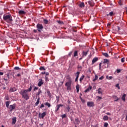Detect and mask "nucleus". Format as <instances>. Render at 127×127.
<instances>
[{
    "instance_id": "1",
    "label": "nucleus",
    "mask_w": 127,
    "mask_h": 127,
    "mask_svg": "<svg viewBox=\"0 0 127 127\" xmlns=\"http://www.w3.org/2000/svg\"><path fill=\"white\" fill-rule=\"evenodd\" d=\"M20 95H21L22 98H24L26 101L29 99V94L27 90H21L19 92Z\"/></svg>"
},
{
    "instance_id": "2",
    "label": "nucleus",
    "mask_w": 127,
    "mask_h": 127,
    "mask_svg": "<svg viewBox=\"0 0 127 127\" xmlns=\"http://www.w3.org/2000/svg\"><path fill=\"white\" fill-rule=\"evenodd\" d=\"M3 19L7 23H10L12 21V16L11 14L4 15L3 16Z\"/></svg>"
},
{
    "instance_id": "3",
    "label": "nucleus",
    "mask_w": 127,
    "mask_h": 127,
    "mask_svg": "<svg viewBox=\"0 0 127 127\" xmlns=\"http://www.w3.org/2000/svg\"><path fill=\"white\" fill-rule=\"evenodd\" d=\"M71 85H72V81H67L65 84V86L67 87V90H71Z\"/></svg>"
},
{
    "instance_id": "4",
    "label": "nucleus",
    "mask_w": 127,
    "mask_h": 127,
    "mask_svg": "<svg viewBox=\"0 0 127 127\" xmlns=\"http://www.w3.org/2000/svg\"><path fill=\"white\" fill-rule=\"evenodd\" d=\"M37 28L38 29V31L40 32V31H41V30H42V29H43L44 28V27H43V25L41 24H37Z\"/></svg>"
},
{
    "instance_id": "5",
    "label": "nucleus",
    "mask_w": 127,
    "mask_h": 127,
    "mask_svg": "<svg viewBox=\"0 0 127 127\" xmlns=\"http://www.w3.org/2000/svg\"><path fill=\"white\" fill-rule=\"evenodd\" d=\"M46 116V112H44L43 113H39V119H44V117Z\"/></svg>"
},
{
    "instance_id": "6",
    "label": "nucleus",
    "mask_w": 127,
    "mask_h": 127,
    "mask_svg": "<svg viewBox=\"0 0 127 127\" xmlns=\"http://www.w3.org/2000/svg\"><path fill=\"white\" fill-rule=\"evenodd\" d=\"M104 66L103 68H107V64H109V60L108 59H104L103 62Z\"/></svg>"
},
{
    "instance_id": "7",
    "label": "nucleus",
    "mask_w": 127,
    "mask_h": 127,
    "mask_svg": "<svg viewBox=\"0 0 127 127\" xmlns=\"http://www.w3.org/2000/svg\"><path fill=\"white\" fill-rule=\"evenodd\" d=\"M43 84H44V82H43V80H42V79H39V82L38 83V86L39 87H41V86H42Z\"/></svg>"
},
{
    "instance_id": "8",
    "label": "nucleus",
    "mask_w": 127,
    "mask_h": 127,
    "mask_svg": "<svg viewBox=\"0 0 127 127\" xmlns=\"http://www.w3.org/2000/svg\"><path fill=\"white\" fill-rule=\"evenodd\" d=\"M78 6L80 8H84L85 7V3L83 2H80L78 4Z\"/></svg>"
},
{
    "instance_id": "9",
    "label": "nucleus",
    "mask_w": 127,
    "mask_h": 127,
    "mask_svg": "<svg viewBox=\"0 0 127 127\" xmlns=\"http://www.w3.org/2000/svg\"><path fill=\"white\" fill-rule=\"evenodd\" d=\"M15 109V104L10 105L9 107V110L10 112H12L13 110H14Z\"/></svg>"
},
{
    "instance_id": "10",
    "label": "nucleus",
    "mask_w": 127,
    "mask_h": 127,
    "mask_svg": "<svg viewBox=\"0 0 127 127\" xmlns=\"http://www.w3.org/2000/svg\"><path fill=\"white\" fill-rule=\"evenodd\" d=\"M87 105L88 106V107H94V102H88L87 103Z\"/></svg>"
},
{
    "instance_id": "11",
    "label": "nucleus",
    "mask_w": 127,
    "mask_h": 127,
    "mask_svg": "<svg viewBox=\"0 0 127 127\" xmlns=\"http://www.w3.org/2000/svg\"><path fill=\"white\" fill-rule=\"evenodd\" d=\"M61 107H63V105L59 104V105H57V106H56L57 109L55 110L56 113H57V111L59 110V109H60Z\"/></svg>"
},
{
    "instance_id": "12",
    "label": "nucleus",
    "mask_w": 127,
    "mask_h": 127,
    "mask_svg": "<svg viewBox=\"0 0 127 127\" xmlns=\"http://www.w3.org/2000/svg\"><path fill=\"white\" fill-rule=\"evenodd\" d=\"M18 13L19 14H20V15H24L26 14V12L23 11V10H19L18 11Z\"/></svg>"
},
{
    "instance_id": "13",
    "label": "nucleus",
    "mask_w": 127,
    "mask_h": 127,
    "mask_svg": "<svg viewBox=\"0 0 127 127\" xmlns=\"http://www.w3.org/2000/svg\"><path fill=\"white\" fill-rule=\"evenodd\" d=\"M16 91V88L15 87H11L9 90V92L12 93V92H15Z\"/></svg>"
},
{
    "instance_id": "14",
    "label": "nucleus",
    "mask_w": 127,
    "mask_h": 127,
    "mask_svg": "<svg viewBox=\"0 0 127 127\" xmlns=\"http://www.w3.org/2000/svg\"><path fill=\"white\" fill-rule=\"evenodd\" d=\"M88 52H89V51H87V52H85L83 51L82 52V57H85L86 56H87V55H88Z\"/></svg>"
},
{
    "instance_id": "15",
    "label": "nucleus",
    "mask_w": 127,
    "mask_h": 127,
    "mask_svg": "<svg viewBox=\"0 0 127 127\" xmlns=\"http://www.w3.org/2000/svg\"><path fill=\"white\" fill-rule=\"evenodd\" d=\"M15 123H16V117H13L12 119V125H15Z\"/></svg>"
},
{
    "instance_id": "16",
    "label": "nucleus",
    "mask_w": 127,
    "mask_h": 127,
    "mask_svg": "<svg viewBox=\"0 0 127 127\" xmlns=\"http://www.w3.org/2000/svg\"><path fill=\"white\" fill-rule=\"evenodd\" d=\"M40 94H42V91H41V90L39 89L36 95V96H38V98H39V95H40Z\"/></svg>"
},
{
    "instance_id": "17",
    "label": "nucleus",
    "mask_w": 127,
    "mask_h": 127,
    "mask_svg": "<svg viewBox=\"0 0 127 127\" xmlns=\"http://www.w3.org/2000/svg\"><path fill=\"white\" fill-rule=\"evenodd\" d=\"M40 101V97H39L37 100V102L35 103V106H38Z\"/></svg>"
},
{
    "instance_id": "18",
    "label": "nucleus",
    "mask_w": 127,
    "mask_h": 127,
    "mask_svg": "<svg viewBox=\"0 0 127 127\" xmlns=\"http://www.w3.org/2000/svg\"><path fill=\"white\" fill-rule=\"evenodd\" d=\"M91 90H92V86H89V87L87 89H86L84 92L85 93H87V92H90Z\"/></svg>"
},
{
    "instance_id": "19",
    "label": "nucleus",
    "mask_w": 127,
    "mask_h": 127,
    "mask_svg": "<svg viewBox=\"0 0 127 127\" xmlns=\"http://www.w3.org/2000/svg\"><path fill=\"white\" fill-rule=\"evenodd\" d=\"M75 88L76 89L77 93H79V91H80V86L79 85V84H77V85H76Z\"/></svg>"
},
{
    "instance_id": "20",
    "label": "nucleus",
    "mask_w": 127,
    "mask_h": 127,
    "mask_svg": "<svg viewBox=\"0 0 127 127\" xmlns=\"http://www.w3.org/2000/svg\"><path fill=\"white\" fill-rule=\"evenodd\" d=\"M115 14V13H114L113 11H111L109 12V14H107V16H113V15Z\"/></svg>"
},
{
    "instance_id": "21",
    "label": "nucleus",
    "mask_w": 127,
    "mask_h": 127,
    "mask_svg": "<svg viewBox=\"0 0 127 127\" xmlns=\"http://www.w3.org/2000/svg\"><path fill=\"white\" fill-rule=\"evenodd\" d=\"M98 61V58H97L96 57L94 58L92 61V64H94V63H96V62Z\"/></svg>"
},
{
    "instance_id": "22",
    "label": "nucleus",
    "mask_w": 127,
    "mask_h": 127,
    "mask_svg": "<svg viewBox=\"0 0 127 127\" xmlns=\"http://www.w3.org/2000/svg\"><path fill=\"white\" fill-rule=\"evenodd\" d=\"M113 99H115V100H114L115 102H118V100H120V99H119L118 97L116 95H114L113 96Z\"/></svg>"
},
{
    "instance_id": "23",
    "label": "nucleus",
    "mask_w": 127,
    "mask_h": 127,
    "mask_svg": "<svg viewBox=\"0 0 127 127\" xmlns=\"http://www.w3.org/2000/svg\"><path fill=\"white\" fill-rule=\"evenodd\" d=\"M84 78H85V75H84L83 74L80 77V79H79V81L80 82V83H82V81H83V80L84 79Z\"/></svg>"
},
{
    "instance_id": "24",
    "label": "nucleus",
    "mask_w": 127,
    "mask_h": 127,
    "mask_svg": "<svg viewBox=\"0 0 127 127\" xmlns=\"http://www.w3.org/2000/svg\"><path fill=\"white\" fill-rule=\"evenodd\" d=\"M126 96H127V95L126 94H124L122 97V99L124 101V102H126Z\"/></svg>"
},
{
    "instance_id": "25",
    "label": "nucleus",
    "mask_w": 127,
    "mask_h": 127,
    "mask_svg": "<svg viewBox=\"0 0 127 127\" xmlns=\"http://www.w3.org/2000/svg\"><path fill=\"white\" fill-rule=\"evenodd\" d=\"M66 110L67 113H69L70 112V110H71V107L69 105H67L66 107Z\"/></svg>"
},
{
    "instance_id": "26",
    "label": "nucleus",
    "mask_w": 127,
    "mask_h": 127,
    "mask_svg": "<svg viewBox=\"0 0 127 127\" xmlns=\"http://www.w3.org/2000/svg\"><path fill=\"white\" fill-rule=\"evenodd\" d=\"M14 70H16L17 71H20L21 70V68H20L18 66H15L14 68Z\"/></svg>"
},
{
    "instance_id": "27",
    "label": "nucleus",
    "mask_w": 127,
    "mask_h": 127,
    "mask_svg": "<svg viewBox=\"0 0 127 127\" xmlns=\"http://www.w3.org/2000/svg\"><path fill=\"white\" fill-rule=\"evenodd\" d=\"M66 79L68 80V82H72V79H71L70 75H68Z\"/></svg>"
},
{
    "instance_id": "28",
    "label": "nucleus",
    "mask_w": 127,
    "mask_h": 127,
    "mask_svg": "<svg viewBox=\"0 0 127 127\" xmlns=\"http://www.w3.org/2000/svg\"><path fill=\"white\" fill-rule=\"evenodd\" d=\"M75 76H76V78H77L79 79V75H80V72L79 71H77L75 74Z\"/></svg>"
},
{
    "instance_id": "29",
    "label": "nucleus",
    "mask_w": 127,
    "mask_h": 127,
    "mask_svg": "<svg viewBox=\"0 0 127 127\" xmlns=\"http://www.w3.org/2000/svg\"><path fill=\"white\" fill-rule=\"evenodd\" d=\"M31 90H32V87L31 85L28 89H26L25 90L27 91V92H31Z\"/></svg>"
},
{
    "instance_id": "30",
    "label": "nucleus",
    "mask_w": 127,
    "mask_h": 127,
    "mask_svg": "<svg viewBox=\"0 0 127 127\" xmlns=\"http://www.w3.org/2000/svg\"><path fill=\"white\" fill-rule=\"evenodd\" d=\"M96 98H97V102H100L101 100H102V98L101 96H97Z\"/></svg>"
},
{
    "instance_id": "31",
    "label": "nucleus",
    "mask_w": 127,
    "mask_h": 127,
    "mask_svg": "<svg viewBox=\"0 0 127 127\" xmlns=\"http://www.w3.org/2000/svg\"><path fill=\"white\" fill-rule=\"evenodd\" d=\"M103 120L104 121H108V120H109V117L108 116H104L103 117Z\"/></svg>"
},
{
    "instance_id": "32",
    "label": "nucleus",
    "mask_w": 127,
    "mask_h": 127,
    "mask_svg": "<svg viewBox=\"0 0 127 127\" xmlns=\"http://www.w3.org/2000/svg\"><path fill=\"white\" fill-rule=\"evenodd\" d=\"M98 75H97V74H95V78L93 80V82H95V81H97V80H98Z\"/></svg>"
},
{
    "instance_id": "33",
    "label": "nucleus",
    "mask_w": 127,
    "mask_h": 127,
    "mask_svg": "<svg viewBox=\"0 0 127 127\" xmlns=\"http://www.w3.org/2000/svg\"><path fill=\"white\" fill-rule=\"evenodd\" d=\"M75 122H76V124L77 125H79L80 124V120H79L78 118H76L75 119Z\"/></svg>"
},
{
    "instance_id": "34",
    "label": "nucleus",
    "mask_w": 127,
    "mask_h": 127,
    "mask_svg": "<svg viewBox=\"0 0 127 127\" xmlns=\"http://www.w3.org/2000/svg\"><path fill=\"white\" fill-rule=\"evenodd\" d=\"M43 21L45 24H48V22H49L48 20L45 19L43 20Z\"/></svg>"
},
{
    "instance_id": "35",
    "label": "nucleus",
    "mask_w": 127,
    "mask_h": 127,
    "mask_svg": "<svg viewBox=\"0 0 127 127\" xmlns=\"http://www.w3.org/2000/svg\"><path fill=\"white\" fill-rule=\"evenodd\" d=\"M45 106H47V107H48V108H50L51 107V105L50 104V103H48V102H46L45 104Z\"/></svg>"
},
{
    "instance_id": "36",
    "label": "nucleus",
    "mask_w": 127,
    "mask_h": 127,
    "mask_svg": "<svg viewBox=\"0 0 127 127\" xmlns=\"http://www.w3.org/2000/svg\"><path fill=\"white\" fill-rule=\"evenodd\" d=\"M102 90V88H98V94H103V93L102 92V91H101V90Z\"/></svg>"
},
{
    "instance_id": "37",
    "label": "nucleus",
    "mask_w": 127,
    "mask_h": 127,
    "mask_svg": "<svg viewBox=\"0 0 127 127\" xmlns=\"http://www.w3.org/2000/svg\"><path fill=\"white\" fill-rule=\"evenodd\" d=\"M77 55H78V51H75L74 52L73 57H76L77 56Z\"/></svg>"
},
{
    "instance_id": "38",
    "label": "nucleus",
    "mask_w": 127,
    "mask_h": 127,
    "mask_svg": "<svg viewBox=\"0 0 127 127\" xmlns=\"http://www.w3.org/2000/svg\"><path fill=\"white\" fill-rule=\"evenodd\" d=\"M106 79L108 80H112V79H113V76H109V75H107Z\"/></svg>"
},
{
    "instance_id": "39",
    "label": "nucleus",
    "mask_w": 127,
    "mask_h": 127,
    "mask_svg": "<svg viewBox=\"0 0 127 127\" xmlns=\"http://www.w3.org/2000/svg\"><path fill=\"white\" fill-rule=\"evenodd\" d=\"M5 105L6 108H8V107H9V101H6L5 103Z\"/></svg>"
},
{
    "instance_id": "40",
    "label": "nucleus",
    "mask_w": 127,
    "mask_h": 127,
    "mask_svg": "<svg viewBox=\"0 0 127 127\" xmlns=\"http://www.w3.org/2000/svg\"><path fill=\"white\" fill-rule=\"evenodd\" d=\"M39 69L41 71H45V68L43 66H41Z\"/></svg>"
},
{
    "instance_id": "41",
    "label": "nucleus",
    "mask_w": 127,
    "mask_h": 127,
    "mask_svg": "<svg viewBox=\"0 0 127 127\" xmlns=\"http://www.w3.org/2000/svg\"><path fill=\"white\" fill-rule=\"evenodd\" d=\"M103 55H104V56H105V57H107V58L109 57V54H108V53H104L103 54Z\"/></svg>"
},
{
    "instance_id": "42",
    "label": "nucleus",
    "mask_w": 127,
    "mask_h": 127,
    "mask_svg": "<svg viewBox=\"0 0 127 127\" xmlns=\"http://www.w3.org/2000/svg\"><path fill=\"white\" fill-rule=\"evenodd\" d=\"M61 118H62V119H64V118H67V115L66 114H64L63 115H61Z\"/></svg>"
},
{
    "instance_id": "43",
    "label": "nucleus",
    "mask_w": 127,
    "mask_h": 127,
    "mask_svg": "<svg viewBox=\"0 0 127 127\" xmlns=\"http://www.w3.org/2000/svg\"><path fill=\"white\" fill-rule=\"evenodd\" d=\"M89 4H90V5H91V6H93V2L92 1H88Z\"/></svg>"
},
{
    "instance_id": "44",
    "label": "nucleus",
    "mask_w": 127,
    "mask_h": 127,
    "mask_svg": "<svg viewBox=\"0 0 127 127\" xmlns=\"http://www.w3.org/2000/svg\"><path fill=\"white\" fill-rule=\"evenodd\" d=\"M7 77L8 78H3L4 81H8V79H9V75L7 74Z\"/></svg>"
},
{
    "instance_id": "45",
    "label": "nucleus",
    "mask_w": 127,
    "mask_h": 127,
    "mask_svg": "<svg viewBox=\"0 0 127 127\" xmlns=\"http://www.w3.org/2000/svg\"><path fill=\"white\" fill-rule=\"evenodd\" d=\"M109 126V124L108 123H105L104 124V127H108Z\"/></svg>"
},
{
    "instance_id": "46",
    "label": "nucleus",
    "mask_w": 127,
    "mask_h": 127,
    "mask_svg": "<svg viewBox=\"0 0 127 127\" xmlns=\"http://www.w3.org/2000/svg\"><path fill=\"white\" fill-rule=\"evenodd\" d=\"M125 58H122V59H121V62H122V63H125Z\"/></svg>"
},
{
    "instance_id": "47",
    "label": "nucleus",
    "mask_w": 127,
    "mask_h": 127,
    "mask_svg": "<svg viewBox=\"0 0 127 127\" xmlns=\"http://www.w3.org/2000/svg\"><path fill=\"white\" fill-rule=\"evenodd\" d=\"M5 99H6V101H8L9 100V98L8 97V96H5Z\"/></svg>"
},
{
    "instance_id": "48",
    "label": "nucleus",
    "mask_w": 127,
    "mask_h": 127,
    "mask_svg": "<svg viewBox=\"0 0 127 127\" xmlns=\"http://www.w3.org/2000/svg\"><path fill=\"white\" fill-rule=\"evenodd\" d=\"M45 80L46 81V82H48V81H49V80L48 79V77H47V76H46L45 77Z\"/></svg>"
},
{
    "instance_id": "49",
    "label": "nucleus",
    "mask_w": 127,
    "mask_h": 127,
    "mask_svg": "<svg viewBox=\"0 0 127 127\" xmlns=\"http://www.w3.org/2000/svg\"><path fill=\"white\" fill-rule=\"evenodd\" d=\"M36 90H38V87H35L34 88L33 91H36Z\"/></svg>"
},
{
    "instance_id": "50",
    "label": "nucleus",
    "mask_w": 127,
    "mask_h": 127,
    "mask_svg": "<svg viewBox=\"0 0 127 127\" xmlns=\"http://www.w3.org/2000/svg\"><path fill=\"white\" fill-rule=\"evenodd\" d=\"M42 108H44V105L43 104H41L40 106V109H42Z\"/></svg>"
},
{
    "instance_id": "51",
    "label": "nucleus",
    "mask_w": 127,
    "mask_h": 127,
    "mask_svg": "<svg viewBox=\"0 0 127 127\" xmlns=\"http://www.w3.org/2000/svg\"><path fill=\"white\" fill-rule=\"evenodd\" d=\"M103 79H104V76H102L99 78V80H103Z\"/></svg>"
},
{
    "instance_id": "52",
    "label": "nucleus",
    "mask_w": 127,
    "mask_h": 127,
    "mask_svg": "<svg viewBox=\"0 0 127 127\" xmlns=\"http://www.w3.org/2000/svg\"><path fill=\"white\" fill-rule=\"evenodd\" d=\"M72 55V52H69V53L68 54V56H69V57H71V55Z\"/></svg>"
},
{
    "instance_id": "53",
    "label": "nucleus",
    "mask_w": 127,
    "mask_h": 127,
    "mask_svg": "<svg viewBox=\"0 0 127 127\" xmlns=\"http://www.w3.org/2000/svg\"><path fill=\"white\" fill-rule=\"evenodd\" d=\"M116 87L117 88H118V89H120V86H119V84H116Z\"/></svg>"
},
{
    "instance_id": "54",
    "label": "nucleus",
    "mask_w": 127,
    "mask_h": 127,
    "mask_svg": "<svg viewBox=\"0 0 127 127\" xmlns=\"http://www.w3.org/2000/svg\"><path fill=\"white\" fill-rule=\"evenodd\" d=\"M78 69H82V66H81V65H78Z\"/></svg>"
},
{
    "instance_id": "55",
    "label": "nucleus",
    "mask_w": 127,
    "mask_h": 127,
    "mask_svg": "<svg viewBox=\"0 0 127 127\" xmlns=\"http://www.w3.org/2000/svg\"><path fill=\"white\" fill-rule=\"evenodd\" d=\"M117 73H120L121 69H117Z\"/></svg>"
},
{
    "instance_id": "56",
    "label": "nucleus",
    "mask_w": 127,
    "mask_h": 127,
    "mask_svg": "<svg viewBox=\"0 0 127 127\" xmlns=\"http://www.w3.org/2000/svg\"><path fill=\"white\" fill-rule=\"evenodd\" d=\"M16 76H17V77H20V76H21V75H20V73H18Z\"/></svg>"
},
{
    "instance_id": "57",
    "label": "nucleus",
    "mask_w": 127,
    "mask_h": 127,
    "mask_svg": "<svg viewBox=\"0 0 127 127\" xmlns=\"http://www.w3.org/2000/svg\"><path fill=\"white\" fill-rule=\"evenodd\" d=\"M111 25V23H108L107 24V27H109V26H110Z\"/></svg>"
},
{
    "instance_id": "58",
    "label": "nucleus",
    "mask_w": 127,
    "mask_h": 127,
    "mask_svg": "<svg viewBox=\"0 0 127 127\" xmlns=\"http://www.w3.org/2000/svg\"><path fill=\"white\" fill-rule=\"evenodd\" d=\"M78 78H75V82H78Z\"/></svg>"
},
{
    "instance_id": "59",
    "label": "nucleus",
    "mask_w": 127,
    "mask_h": 127,
    "mask_svg": "<svg viewBox=\"0 0 127 127\" xmlns=\"http://www.w3.org/2000/svg\"><path fill=\"white\" fill-rule=\"evenodd\" d=\"M0 75L1 76H2V75H3V72H0Z\"/></svg>"
},
{
    "instance_id": "60",
    "label": "nucleus",
    "mask_w": 127,
    "mask_h": 127,
    "mask_svg": "<svg viewBox=\"0 0 127 127\" xmlns=\"http://www.w3.org/2000/svg\"><path fill=\"white\" fill-rule=\"evenodd\" d=\"M106 46H110V43H107Z\"/></svg>"
},
{
    "instance_id": "61",
    "label": "nucleus",
    "mask_w": 127,
    "mask_h": 127,
    "mask_svg": "<svg viewBox=\"0 0 127 127\" xmlns=\"http://www.w3.org/2000/svg\"><path fill=\"white\" fill-rule=\"evenodd\" d=\"M33 32H35V33H36L37 32V30L34 29V30H33Z\"/></svg>"
},
{
    "instance_id": "62",
    "label": "nucleus",
    "mask_w": 127,
    "mask_h": 127,
    "mask_svg": "<svg viewBox=\"0 0 127 127\" xmlns=\"http://www.w3.org/2000/svg\"><path fill=\"white\" fill-rule=\"evenodd\" d=\"M46 76H48V75H49V73L48 72H46Z\"/></svg>"
},
{
    "instance_id": "63",
    "label": "nucleus",
    "mask_w": 127,
    "mask_h": 127,
    "mask_svg": "<svg viewBox=\"0 0 127 127\" xmlns=\"http://www.w3.org/2000/svg\"><path fill=\"white\" fill-rule=\"evenodd\" d=\"M58 23H59L60 24H61V23H62V22H61V21H58Z\"/></svg>"
},
{
    "instance_id": "64",
    "label": "nucleus",
    "mask_w": 127,
    "mask_h": 127,
    "mask_svg": "<svg viewBox=\"0 0 127 127\" xmlns=\"http://www.w3.org/2000/svg\"><path fill=\"white\" fill-rule=\"evenodd\" d=\"M106 115H108V116H111V113H106Z\"/></svg>"
}]
</instances>
